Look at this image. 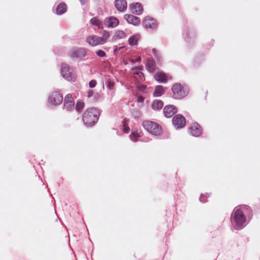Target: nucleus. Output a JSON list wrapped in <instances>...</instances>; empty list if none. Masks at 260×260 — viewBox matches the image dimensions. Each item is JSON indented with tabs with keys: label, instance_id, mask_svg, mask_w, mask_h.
I'll return each instance as SVG.
<instances>
[{
	"label": "nucleus",
	"instance_id": "obj_12",
	"mask_svg": "<svg viewBox=\"0 0 260 260\" xmlns=\"http://www.w3.org/2000/svg\"><path fill=\"white\" fill-rule=\"evenodd\" d=\"M74 107V101L72 95L68 94L65 97L64 102V109L68 111H70L73 109Z\"/></svg>",
	"mask_w": 260,
	"mask_h": 260
},
{
	"label": "nucleus",
	"instance_id": "obj_8",
	"mask_svg": "<svg viewBox=\"0 0 260 260\" xmlns=\"http://www.w3.org/2000/svg\"><path fill=\"white\" fill-rule=\"evenodd\" d=\"M173 125L176 128H180L183 127L186 123L185 117L180 114L175 116L172 119Z\"/></svg>",
	"mask_w": 260,
	"mask_h": 260
},
{
	"label": "nucleus",
	"instance_id": "obj_1",
	"mask_svg": "<svg viewBox=\"0 0 260 260\" xmlns=\"http://www.w3.org/2000/svg\"><path fill=\"white\" fill-rule=\"evenodd\" d=\"M101 34V36L95 35L88 36L86 39V42L92 47L105 44L109 41L111 36L110 33L108 30H104Z\"/></svg>",
	"mask_w": 260,
	"mask_h": 260
},
{
	"label": "nucleus",
	"instance_id": "obj_27",
	"mask_svg": "<svg viewBox=\"0 0 260 260\" xmlns=\"http://www.w3.org/2000/svg\"><path fill=\"white\" fill-rule=\"evenodd\" d=\"M84 107V103L82 102H78L76 105V109L78 111L82 110Z\"/></svg>",
	"mask_w": 260,
	"mask_h": 260
},
{
	"label": "nucleus",
	"instance_id": "obj_13",
	"mask_svg": "<svg viewBox=\"0 0 260 260\" xmlns=\"http://www.w3.org/2000/svg\"><path fill=\"white\" fill-rule=\"evenodd\" d=\"M177 111L176 107L173 105H168L164 108V113L166 117H172Z\"/></svg>",
	"mask_w": 260,
	"mask_h": 260
},
{
	"label": "nucleus",
	"instance_id": "obj_30",
	"mask_svg": "<svg viewBox=\"0 0 260 260\" xmlns=\"http://www.w3.org/2000/svg\"><path fill=\"white\" fill-rule=\"evenodd\" d=\"M133 74H136L139 76V77L141 78V80H142L143 79V73L140 71H138L136 70H133Z\"/></svg>",
	"mask_w": 260,
	"mask_h": 260
},
{
	"label": "nucleus",
	"instance_id": "obj_17",
	"mask_svg": "<svg viewBox=\"0 0 260 260\" xmlns=\"http://www.w3.org/2000/svg\"><path fill=\"white\" fill-rule=\"evenodd\" d=\"M124 18L128 23L134 25H138L141 21L139 17L131 14H125Z\"/></svg>",
	"mask_w": 260,
	"mask_h": 260
},
{
	"label": "nucleus",
	"instance_id": "obj_37",
	"mask_svg": "<svg viewBox=\"0 0 260 260\" xmlns=\"http://www.w3.org/2000/svg\"><path fill=\"white\" fill-rule=\"evenodd\" d=\"M86 1V0H80V1L81 2V3L82 4L84 3L85 2V1Z\"/></svg>",
	"mask_w": 260,
	"mask_h": 260
},
{
	"label": "nucleus",
	"instance_id": "obj_34",
	"mask_svg": "<svg viewBox=\"0 0 260 260\" xmlns=\"http://www.w3.org/2000/svg\"><path fill=\"white\" fill-rule=\"evenodd\" d=\"M125 46L120 47H116L114 50V52L115 53H116L118 51H119L120 49L125 48Z\"/></svg>",
	"mask_w": 260,
	"mask_h": 260
},
{
	"label": "nucleus",
	"instance_id": "obj_21",
	"mask_svg": "<svg viewBox=\"0 0 260 260\" xmlns=\"http://www.w3.org/2000/svg\"><path fill=\"white\" fill-rule=\"evenodd\" d=\"M155 79L160 83H166L167 81L166 75L162 72H158L154 75Z\"/></svg>",
	"mask_w": 260,
	"mask_h": 260
},
{
	"label": "nucleus",
	"instance_id": "obj_28",
	"mask_svg": "<svg viewBox=\"0 0 260 260\" xmlns=\"http://www.w3.org/2000/svg\"><path fill=\"white\" fill-rule=\"evenodd\" d=\"M97 55L101 57H104L106 56V54L105 51L102 50H98L96 51Z\"/></svg>",
	"mask_w": 260,
	"mask_h": 260
},
{
	"label": "nucleus",
	"instance_id": "obj_32",
	"mask_svg": "<svg viewBox=\"0 0 260 260\" xmlns=\"http://www.w3.org/2000/svg\"><path fill=\"white\" fill-rule=\"evenodd\" d=\"M87 97L88 98H90L94 95V91L93 90H91V89L87 91Z\"/></svg>",
	"mask_w": 260,
	"mask_h": 260
},
{
	"label": "nucleus",
	"instance_id": "obj_24",
	"mask_svg": "<svg viewBox=\"0 0 260 260\" xmlns=\"http://www.w3.org/2000/svg\"><path fill=\"white\" fill-rule=\"evenodd\" d=\"M164 93V89L161 85H158L155 87V90L153 92V96L155 97H158L162 95Z\"/></svg>",
	"mask_w": 260,
	"mask_h": 260
},
{
	"label": "nucleus",
	"instance_id": "obj_29",
	"mask_svg": "<svg viewBox=\"0 0 260 260\" xmlns=\"http://www.w3.org/2000/svg\"><path fill=\"white\" fill-rule=\"evenodd\" d=\"M152 51L153 55H154V56L155 57L156 59L158 61H159L160 56V54H159V53L158 52V51L157 50H156L155 49H153Z\"/></svg>",
	"mask_w": 260,
	"mask_h": 260
},
{
	"label": "nucleus",
	"instance_id": "obj_36",
	"mask_svg": "<svg viewBox=\"0 0 260 260\" xmlns=\"http://www.w3.org/2000/svg\"><path fill=\"white\" fill-rule=\"evenodd\" d=\"M138 101L139 102L142 103L144 101V99H143V97L139 96L138 98Z\"/></svg>",
	"mask_w": 260,
	"mask_h": 260
},
{
	"label": "nucleus",
	"instance_id": "obj_20",
	"mask_svg": "<svg viewBox=\"0 0 260 260\" xmlns=\"http://www.w3.org/2000/svg\"><path fill=\"white\" fill-rule=\"evenodd\" d=\"M140 38V36L139 34H134L131 36L128 39V45L132 47L137 46Z\"/></svg>",
	"mask_w": 260,
	"mask_h": 260
},
{
	"label": "nucleus",
	"instance_id": "obj_31",
	"mask_svg": "<svg viewBox=\"0 0 260 260\" xmlns=\"http://www.w3.org/2000/svg\"><path fill=\"white\" fill-rule=\"evenodd\" d=\"M96 85V81L95 80H91L89 83V86L90 88L94 87Z\"/></svg>",
	"mask_w": 260,
	"mask_h": 260
},
{
	"label": "nucleus",
	"instance_id": "obj_19",
	"mask_svg": "<svg viewBox=\"0 0 260 260\" xmlns=\"http://www.w3.org/2000/svg\"><path fill=\"white\" fill-rule=\"evenodd\" d=\"M115 6L119 12H124L127 8V3L125 0H115Z\"/></svg>",
	"mask_w": 260,
	"mask_h": 260
},
{
	"label": "nucleus",
	"instance_id": "obj_33",
	"mask_svg": "<svg viewBox=\"0 0 260 260\" xmlns=\"http://www.w3.org/2000/svg\"><path fill=\"white\" fill-rule=\"evenodd\" d=\"M123 131L125 133H128L129 131V128L127 127L125 124H124Z\"/></svg>",
	"mask_w": 260,
	"mask_h": 260
},
{
	"label": "nucleus",
	"instance_id": "obj_2",
	"mask_svg": "<svg viewBox=\"0 0 260 260\" xmlns=\"http://www.w3.org/2000/svg\"><path fill=\"white\" fill-rule=\"evenodd\" d=\"M100 115L99 111L94 108H91L87 109L83 115V120L85 125L91 126L98 121Z\"/></svg>",
	"mask_w": 260,
	"mask_h": 260
},
{
	"label": "nucleus",
	"instance_id": "obj_18",
	"mask_svg": "<svg viewBox=\"0 0 260 260\" xmlns=\"http://www.w3.org/2000/svg\"><path fill=\"white\" fill-rule=\"evenodd\" d=\"M127 36L126 30H117L115 31L114 35L112 37V40L113 41L121 40L125 38Z\"/></svg>",
	"mask_w": 260,
	"mask_h": 260
},
{
	"label": "nucleus",
	"instance_id": "obj_3",
	"mask_svg": "<svg viewBox=\"0 0 260 260\" xmlns=\"http://www.w3.org/2000/svg\"><path fill=\"white\" fill-rule=\"evenodd\" d=\"M241 209L242 208L235 209L234 214L231 217V220L235 224L237 229L241 228L246 221L245 216Z\"/></svg>",
	"mask_w": 260,
	"mask_h": 260
},
{
	"label": "nucleus",
	"instance_id": "obj_10",
	"mask_svg": "<svg viewBox=\"0 0 260 260\" xmlns=\"http://www.w3.org/2000/svg\"><path fill=\"white\" fill-rule=\"evenodd\" d=\"M143 23L146 29H154L157 26L156 20L149 16H147L144 18Z\"/></svg>",
	"mask_w": 260,
	"mask_h": 260
},
{
	"label": "nucleus",
	"instance_id": "obj_23",
	"mask_svg": "<svg viewBox=\"0 0 260 260\" xmlns=\"http://www.w3.org/2000/svg\"><path fill=\"white\" fill-rule=\"evenodd\" d=\"M146 69L150 72H154L155 70V62L153 59H148L146 64Z\"/></svg>",
	"mask_w": 260,
	"mask_h": 260
},
{
	"label": "nucleus",
	"instance_id": "obj_16",
	"mask_svg": "<svg viewBox=\"0 0 260 260\" xmlns=\"http://www.w3.org/2000/svg\"><path fill=\"white\" fill-rule=\"evenodd\" d=\"M89 23L91 26L96 27L99 29H102L104 27L103 21L98 16L91 18L89 21Z\"/></svg>",
	"mask_w": 260,
	"mask_h": 260
},
{
	"label": "nucleus",
	"instance_id": "obj_26",
	"mask_svg": "<svg viewBox=\"0 0 260 260\" xmlns=\"http://www.w3.org/2000/svg\"><path fill=\"white\" fill-rule=\"evenodd\" d=\"M67 11V6L64 3L60 4L57 7L56 13L58 15H61Z\"/></svg>",
	"mask_w": 260,
	"mask_h": 260
},
{
	"label": "nucleus",
	"instance_id": "obj_25",
	"mask_svg": "<svg viewBox=\"0 0 260 260\" xmlns=\"http://www.w3.org/2000/svg\"><path fill=\"white\" fill-rule=\"evenodd\" d=\"M163 102L158 100H156L153 101L152 104V108L154 110H160L163 107Z\"/></svg>",
	"mask_w": 260,
	"mask_h": 260
},
{
	"label": "nucleus",
	"instance_id": "obj_35",
	"mask_svg": "<svg viewBox=\"0 0 260 260\" xmlns=\"http://www.w3.org/2000/svg\"><path fill=\"white\" fill-rule=\"evenodd\" d=\"M141 60V57H138L135 60H133V59H132L131 60V61L132 62V63H134L135 62V61H137V62H139Z\"/></svg>",
	"mask_w": 260,
	"mask_h": 260
},
{
	"label": "nucleus",
	"instance_id": "obj_7",
	"mask_svg": "<svg viewBox=\"0 0 260 260\" xmlns=\"http://www.w3.org/2000/svg\"><path fill=\"white\" fill-rule=\"evenodd\" d=\"M62 100V96L58 91L53 92L48 98L49 103L54 106L61 104Z\"/></svg>",
	"mask_w": 260,
	"mask_h": 260
},
{
	"label": "nucleus",
	"instance_id": "obj_4",
	"mask_svg": "<svg viewBox=\"0 0 260 260\" xmlns=\"http://www.w3.org/2000/svg\"><path fill=\"white\" fill-rule=\"evenodd\" d=\"M143 126L144 128L152 135L157 136L159 135L161 132V127L157 123L146 120L143 122Z\"/></svg>",
	"mask_w": 260,
	"mask_h": 260
},
{
	"label": "nucleus",
	"instance_id": "obj_5",
	"mask_svg": "<svg viewBox=\"0 0 260 260\" xmlns=\"http://www.w3.org/2000/svg\"><path fill=\"white\" fill-rule=\"evenodd\" d=\"M173 97L176 99H180L185 96L188 93V88L185 86L180 84H175L172 87Z\"/></svg>",
	"mask_w": 260,
	"mask_h": 260
},
{
	"label": "nucleus",
	"instance_id": "obj_14",
	"mask_svg": "<svg viewBox=\"0 0 260 260\" xmlns=\"http://www.w3.org/2000/svg\"><path fill=\"white\" fill-rule=\"evenodd\" d=\"M189 132L194 137H199L202 133L201 126L197 123H193L189 128Z\"/></svg>",
	"mask_w": 260,
	"mask_h": 260
},
{
	"label": "nucleus",
	"instance_id": "obj_6",
	"mask_svg": "<svg viewBox=\"0 0 260 260\" xmlns=\"http://www.w3.org/2000/svg\"><path fill=\"white\" fill-rule=\"evenodd\" d=\"M61 75L67 80L71 82H75L76 80V77L73 71L67 64H63L61 67Z\"/></svg>",
	"mask_w": 260,
	"mask_h": 260
},
{
	"label": "nucleus",
	"instance_id": "obj_15",
	"mask_svg": "<svg viewBox=\"0 0 260 260\" xmlns=\"http://www.w3.org/2000/svg\"><path fill=\"white\" fill-rule=\"evenodd\" d=\"M131 12L136 15H141L143 12V7L139 3H134L129 5Z\"/></svg>",
	"mask_w": 260,
	"mask_h": 260
},
{
	"label": "nucleus",
	"instance_id": "obj_11",
	"mask_svg": "<svg viewBox=\"0 0 260 260\" xmlns=\"http://www.w3.org/2000/svg\"><path fill=\"white\" fill-rule=\"evenodd\" d=\"M119 23L118 19L114 17L110 16L106 18L104 20V24L108 28H114Z\"/></svg>",
	"mask_w": 260,
	"mask_h": 260
},
{
	"label": "nucleus",
	"instance_id": "obj_22",
	"mask_svg": "<svg viewBox=\"0 0 260 260\" xmlns=\"http://www.w3.org/2000/svg\"><path fill=\"white\" fill-rule=\"evenodd\" d=\"M143 133L142 132L138 131L136 128H134L132 129V132L131 135H129V138L133 141H136L137 139L140 138L142 136Z\"/></svg>",
	"mask_w": 260,
	"mask_h": 260
},
{
	"label": "nucleus",
	"instance_id": "obj_9",
	"mask_svg": "<svg viewBox=\"0 0 260 260\" xmlns=\"http://www.w3.org/2000/svg\"><path fill=\"white\" fill-rule=\"evenodd\" d=\"M86 53L85 49L80 48L72 49L70 51L69 54L72 58H83L86 56Z\"/></svg>",
	"mask_w": 260,
	"mask_h": 260
}]
</instances>
